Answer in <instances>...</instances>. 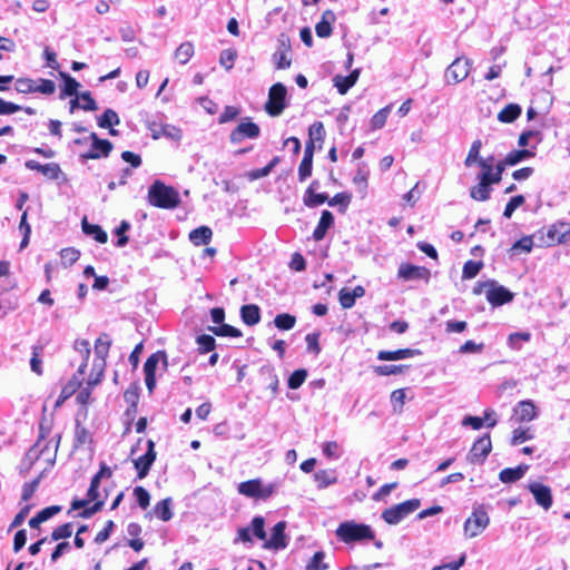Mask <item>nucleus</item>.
Returning a JSON list of instances; mask_svg holds the SVG:
<instances>
[{"label": "nucleus", "mask_w": 570, "mask_h": 570, "mask_svg": "<svg viewBox=\"0 0 570 570\" xmlns=\"http://www.w3.org/2000/svg\"><path fill=\"white\" fill-rule=\"evenodd\" d=\"M148 202L150 205L158 208L173 209L180 204V197L175 188L156 180L149 187Z\"/></svg>", "instance_id": "1"}, {"label": "nucleus", "mask_w": 570, "mask_h": 570, "mask_svg": "<svg viewBox=\"0 0 570 570\" xmlns=\"http://www.w3.org/2000/svg\"><path fill=\"white\" fill-rule=\"evenodd\" d=\"M336 535L345 543L373 540L374 531L367 524L346 521L338 525Z\"/></svg>", "instance_id": "2"}, {"label": "nucleus", "mask_w": 570, "mask_h": 570, "mask_svg": "<svg viewBox=\"0 0 570 570\" xmlns=\"http://www.w3.org/2000/svg\"><path fill=\"white\" fill-rule=\"evenodd\" d=\"M421 507L420 499H411L402 503L395 504L382 512V519L387 523L395 525L404 520L409 514L413 513Z\"/></svg>", "instance_id": "3"}, {"label": "nucleus", "mask_w": 570, "mask_h": 570, "mask_svg": "<svg viewBox=\"0 0 570 570\" xmlns=\"http://www.w3.org/2000/svg\"><path fill=\"white\" fill-rule=\"evenodd\" d=\"M286 96L287 89L283 83L273 85L269 88L268 100L265 105L267 114L273 117L279 116L287 106Z\"/></svg>", "instance_id": "4"}, {"label": "nucleus", "mask_w": 570, "mask_h": 570, "mask_svg": "<svg viewBox=\"0 0 570 570\" xmlns=\"http://www.w3.org/2000/svg\"><path fill=\"white\" fill-rule=\"evenodd\" d=\"M490 518L488 512L482 508H475L471 515L464 522V534L466 538H474L483 532L489 525Z\"/></svg>", "instance_id": "5"}, {"label": "nucleus", "mask_w": 570, "mask_h": 570, "mask_svg": "<svg viewBox=\"0 0 570 570\" xmlns=\"http://www.w3.org/2000/svg\"><path fill=\"white\" fill-rule=\"evenodd\" d=\"M472 61L466 57H458L445 70V80L448 83H459L466 79L471 71Z\"/></svg>", "instance_id": "6"}, {"label": "nucleus", "mask_w": 570, "mask_h": 570, "mask_svg": "<svg viewBox=\"0 0 570 570\" xmlns=\"http://www.w3.org/2000/svg\"><path fill=\"white\" fill-rule=\"evenodd\" d=\"M491 450V438L489 433H485L473 443L466 459L472 464H481L485 461Z\"/></svg>", "instance_id": "7"}, {"label": "nucleus", "mask_w": 570, "mask_h": 570, "mask_svg": "<svg viewBox=\"0 0 570 570\" xmlns=\"http://www.w3.org/2000/svg\"><path fill=\"white\" fill-rule=\"evenodd\" d=\"M89 139L91 148L87 153L81 154L80 158L82 160L107 157L111 153L114 145L109 140L100 139L96 132H91Z\"/></svg>", "instance_id": "8"}, {"label": "nucleus", "mask_w": 570, "mask_h": 570, "mask_svg": "<svg viewBox=\"0 0 570 570\" xmlns=\"http://www.w3.org/2000/svg\"><path fill=\"white\" fill-rule=\"evenodd\" d=\"M397 277L403 281L420 279L428 284L430 282L431 271L424 266L403 263L397 269Z\"/></svg>", "instance_id": "9"}, {"label": "nucleus", "mask_w": 570, "mask_h": 570, "mask_svg": "<svg viewBox=\"0 0 570 570\" xmlns=\"http://www.w3.org/2000/svg\"><path fill=\"white\" fill-rule=\"evenodd\" d=\"M261 135L259 126L255 122L247 120L240 122L229 136L232 144H240L244 139H256Z\"/></svg>", "instance_id": "10"}, {"label": "nucleus", "mask_w": 570, "mask_h": 570, "mask_svg": "<svg viewBox=\"0 0 570 570\" xmlns=\"http://www.w3.org/2000/svg\"><path fill=\"white\" fill-rule=\"evenodd\" d=\"M155 442L153 440L147 441V451L144 455L134 460V465L137 470L138 479H144L149 473L153 463L156 460Z\"/></svg>", "instance_id": "11"}, {"label": "nucleus", "mask_w": 570, "mask_h": 570, "mask_svg": "<svg viewBox=\"0 0 570 570\" xmlns=\"http://www.w3.org/2000/svg\"><path fill=\"white\" fill-rule=\"evenodd\" d=\"M43 440H45V432H43V428L41 425L38 441L36 442V444L33 446H31L28 450V452L26 453V455L22 460V464L27 469H30L33 465V463L37 460H39V458L45 454L46 450L48 449L49 442H45Z\"/></svg>", "instance_id": "12"}, {"label": "nucleus", "mask_w": 570, "mask_h": 570, "mask_svg": "<svg viewBox=\"0 0 570 570\" xmlns=\"http://www.w3.org/2000/svg\"><path fill=\"white\" fill-rule=\"evenodd\" d=\"M484 285H488L485 283ZM491 288L487 292V299L493 306H500L513 299V294L504 286H497L495 282H489Z\"/></svg>", "instance_id": "13"}, {"label": "nucleus", "mask_w": 570, "mask_h": 570, "mask_svg": "<svg viewBox=\"0 0 570 570\" xmlns=\"http://www.w3.org/2000/svg\"><path fill=\"white\" fill-rule=\"evenodd\" d=\"M286 522L279 521L277 522L272 532V537L269 540H265L264 548L272 550H282L287 547L286 535H285Z\"/></svg>", "instance_id": "14"}, {"label": "nucleus", "mask_w": 570, "mask_h": 570, "mask_svg": "<svg viewBox=\"0 0 570 570\" xmlns=\"http://www.w3.org/2000/svg\"><path fill=\"white\" fill-rule=\"evenodd\" d=\"M529 491L533 494L537 504L542 507L544 510H549L552 505L551 489L539 482L529 484Z\"/></svg>", "instance_id": "15"}, {"label": "nucleus", "mask_w": 570, "mask_h": 570, "mask_svg": "<svg viewBox=\"0 0 570 570\" xmlns=\"http://www.w3.org/2000/svg\"><path fill=\"white\" fill-rule=\"evenodd\" d=\"M513 412L519 422H530L538 416L537 407L531 400L520 401Z\"/></svg>", "instance_id": "16"}, {"label": "nucleus", "mask_w": 570, "mask_h": 570, "mask_svg": "<svg viewBox=\"0 0 570 570\" xmlns=\"http://www.w3.org/2000/svg\"><path fill=\"white\" fill-rule=\"evenodd\" d=\"M336 21V14L333 10H325L321 20L315 26V32L320 38H328L333 32L332 24Z\"/></svg>", "instance_id": "17"}, {"label": "nucleus", "mask_w": 570, "mask_h": 570, "mask_svg": "<svg viewBox=\"0 0 570 570\" xmlns=\"http://www.w3.org/2000/svg\"><path fill=\"white\" fill-rule=\"evenodd\" d=\"M547 236L550 240L549 245L564 244L570 240V225L566 223L553 225L548 229Z\"/></svg>", "instance_id": "18"}, {"label": "nucleus", "mask_w": 570, "mask_h": 570, "mask_svg": "<svg viewBox=\"0 0 570 570\" xmlns=\"http://www.w3.org/2000/svg\"><path fill=\"white\" fill-rule=\"evenodd\" d=\"M420 350L414 348H400L395 351H380L377 353V360L380 361H399L404 358L414 357L420 355Z\"/></svg>", "instance_id": "19"}, {"label": "nucleus", "mask_w": 570, "mask_h": 570, "mask_svg": "<svg viewBox=\"0 0 570 570\" xmlns=\"http://www.w3.org/2000/svg\"><path fill=\"white\" fill-rule=\"evenodd\" d=\"M360 70L355 69L347 76L336 75L333 78L334 86L341 95H345L357 81Z\"/></svg>", "instance_id": "20"}, {"label": "nucleus", "mask_w": 570, "mask_h": 570, "mask_svg": "<svg viewBox=\"0 0 570 570\" xmlns=\"http://www.w3.org/2000/svg\"><path fill=\"white\" fill-rule=\"evenodd\" d=\"M333 224H334L333 214L328 210H323L321 214L318 224L313 232V238L316 242L322 240L325 237L327 230L333 226Z\"/></svg>", "instance_id": "21"}, {"label": "nucleus", "mask_w": 570, "mask_h": 570, "mask_svg": "<svg viewBox=\"0 0 570 570\" xmlns=\"http://www.w3.org/2000/svg\"><path fill=\"white\" fill-rule=\"evenodd\" d=\"M529 466L520 464L517 468H507L499 473V479L503 483H512L523 478Z\"/></svg>", "instance_id": "22"}, {"label": "nucleus", "mask_w": 570, "mask_h": 570, "mask_svg": "<svg viewBox=\"0 0 570 570\" xmlns=\"http://www.w3.org/2000/svg\"><path fill=\"white\" fill-rule=\"evenodd\" d=\"M59 76L63 80L59 98L65 99L66 97L78 96L80 83L67 72L60 71Z\"/></svg>", "instance_id": "23"}, {"label": "nucleus", "mask_w": 570, "mask_h": 570, "mask_svg": "<svg viewBox=\"0 0 570 570\" xmlns=\"http://www.w3.org/2000/svg\"><path fill=\"white\" fill-rule=\"evenodd\" d=\"M163 361L164 366H167V355L163 351L151 354L144 364L145 376H156V368L159 362Z\"/></svg>", "instance_id": "24"}, {"label": "nucleus", "mask_w": 570, "mask_h": 570, "mask_svg": "<svg viewBox=\"0 0 570 570\" xmlns=\"http://www.w3.org/2000/svg\"><path fill=\"white\" fill-rule=\"evenodd\" d=\"M240 317L246 325H256L261 321V309L255 304L243 305L240 308Z\"/></svg>", "instance_id": "25"}, {"label": "nucleus", "mask_w": 570, "mask_h": 570, "mask_svg": "<svg viewBox=\"0 0 570 570\" xmlns=\"http://www.w3.org/2000/svg\"><path fill=\"white\" fill-rule=\"evenodd\" d=\"M261 479H253L238 484V493L252 499H259Z\"/></svg>", "instance_id": "26"}, {"label": "nucleus", "mask_w": 570, "mask_h": 570, "mask_svg": "<svg viewBox=\"0 0 570 570\" xmlns=\"http://www.w3.org/2000/svg\"><path fill=\"white\" fill-rule=\"evenodd\" d=\"M212 236L213 232L209 227L200 226L189 233V240L196 246L207 245L210 242Z\"/></svg>", "instance_id": "27"}, {"label": "nucleus", "mask_w": 570, "mask_h": 570, "mask_svg": "<svg viewBox=\"0 0 570 570\" xmlns=\"http://www.w3.org/2000/svg\"><path fill=\"white\" fill-rule=\"evenodd\" d=\"M314 480L318 489H325L337 482V473L335 470H318L314 473Z\"/></svg>", "instance_id": "28"}, {"label": "nucleus", "mask_w": 570, "mask_h": 570, "mask_svg": "<svg viewBox=\"0 0 570 570\" xmlns=\"http://www.w3.org/2000/svg\"><path fill=\"white\" fill-rule=\"evenodd\" d=\"M154 514L161 521H169L174 513H173V499L171 498H166L161 501H159L155 507H154Z\"/></svg>", "instance_id": "29"}, {"label": "nucleus", "mask_w": 570, "mask_h": 570, "mask_svg": "<svg viewBox=\"0 0 570 570\" xmlns=\"http://www.w3.org/2000/svg\"><path fill=\"white\" fill-rule=\"evenodd\" d=\"M82 230L100 244H105L108 240L107 233L99 225L89 224L86 218L82 220Z\"/></svg>", "instance_id": "30"}, {"label": "nucleus", "mask_w": 570, "mask_h": 570, "mask_svg": "<svg viewBox=\"0 0 570 570\" xmlns=\"http://www.w3.org/2000/svg\"><path fill=\"white\" fill-rule=\"evenodd\" d=\"M521 111L522 109L518 104H509L499 112L498 119L501 122L510 124L519 118Z\"/></svg>", "instance_id": "31"}, {"label": "nucleus", "mask_w": 570, "mask_h": 570, "mask_svg": "<svg viewBox=\"0 0 570 570\" xmlns=\"http://www.w3.org/2000/svg\"><path fill=\"white\" fill-rule=\"evenodd\" d=\"M110 345L111 340L106 333L101 334L95 343V354L97 358L101 360L102 363H105Z\"/></svg>", "instance_id": "32"}, {"label": "nucleus", "mask_w": 570, "mask_h": 570, "mask_svg": "<svg viewBox=\"0 0 570 570\" xmlns=\"http://www.w3.org/2000/svg\"><path fill=\"white\" fill-rule=\"evenodd\" d=\"M410 368V365H377L374 366V373L380 376L397 375L403 374Z\"/></svg>", "instance_id": "33"}, {"label": "nucleus", "mask_w": 570, "mask_h": 570, "mask_svg": "<svg viewBox=\"0 0 570 570\" xmlns=\"http://www.w3.org/2000/svg\"><path fill=\"white\" fill-rule=\"evenodd\" d=\"M491 191H492V187L491 186H489L487 184H482V183L479 181L475 186H473L470 189V196L474 200L485 202V200H488L490 198Z\"/></svg>", "instance_id": "34"}, {"label": "nucleus", "mask_w": 570, "mask_h": 570, "mask_svg": "<svg viewBox=\"0 0 570 570\" xmlns=\"http://www.w3.org/2000/svg\"><path fill=\"white\" fill-rule=\"evenodd\" d=\"M208 331H210L213 334H215L217 336H229V337H240L242 336V332L238 328H236L229 324H225V323H222L218 326H209Z\"/></svg>", "instance_id": "35"}, {"label": "nucleus", "mask_w": 570, "mask_h": 570, "mask_svg": "<svg viewBox=\"0 0 570 570\" xmlns=\"http://www.w3.org/2000/svg\"><path fill=\"white\" fill-rule=\"evenodd\" d=\"M533 156H534V153H532L531 150L519 149V150L510 151L505 156L504 160H505V164H508V166H514V165L523 161L524 159L531 158Z\"/></svg>", "instance_id": "36"}, {"label": "nucleus", "mask_w": 570, "mask_h": 570, "mask_svg": "<svg viewBox=\"0 0 570 570\" xmlns=\"http://www.w3.org/2000/svg\"><path fill=\"white\" fill-rule=\"evenodd\" d=\"M120 122L118 114L112 109H106L104 114L98 118V126L100 128H110L114 125Z\"/></svg>", "instance_id": "37"}, {"label": "nucleus", "mask_w": 570, "mask_h": 570, "mask_svg": "<svg viewBox=\"0 0 570 570\" xmlns=\"http://www.w3.org/2000/svg\"><path fill=\"white\" fill-rule=\"evenodd\" d=\"M274 324L278 330L289 331L295 326L296 317L288 313L278 314L274 318Z\"/></svg>", "instance_id": "38"}, {"label": "nucleus", "mask_w": 570, "mask_h": 570, "mask_svg": "<svg viewBox=\"0 0 570 570\" xmlns=\"http://www.w3.org/2000/svg\"><path fill=\"white\" fill-rule=\"evenodd\" d=\"M194 55V46L191 42L181 43L175 51V58L181 63L185 65L189 61V59Z\"/></svg>", "instance_id": "39"}, {"label": "nucleus", "mask_w": 570, "mask_h": 570, "mask_svg": "<svg viewBox=\"0 0 570 570\" xmlns=\"http://www.w3.org/2000/svg\"><path fill=\"white\" fill-rule=\"evenodd\" d=\"M42 352H43L42 345L32 346V356L30 360V367H31V371L38 375L42 374V361H41Z\"/></svg>", "instance_id": "40"}, {"label": "nucleus", "mask_w": 570, "mask_h": 570, "mask_svg": "<svg viewBox=\"0 0 570 570\" xmlns=\"http://www.w3.org/2000/svg\"><path fill=\"white\" fill-rule=\"evenodd\" d=\"M18 307V298L16 296H1L0 297V320L6 317V315L14 311Z\"/></svg>", "instance_id": "41"}, {"label": "nucleus", "mask_w": 570, "mask_h": 570, "mask_svg": "<svg viewBox=\"0 0 570 570\" xmlns=\"http://www.w3.org/2000/svg\"><path fill=\"white\" fill-rule=\"evenodd\" d=\"M482 147V141L476 139L472 142L471 148L468 153V156L464 160V165L466 167H471L473 164L478 163L482 157L480 156V150Z\"/></svg>", "instance_id": "42"}, {"label": "nucleus", "mask_w": 570, "mask_h": 570, "mask_svg": "<svg viewBox=\"0 0 570 570\" xmlns=\"http://www.w3.org/2000/svg\"><path fill=\"white\" fill-rule=\"evenodd\" d=\"M40 173L51 180H57L63 175L59 164L57 163L41 165Z\"/></svg>", "instance_id": "43"}, {"label": "nucleus", "mask_w": 570, "mask_h": 570, "mask_svg": "<svg viewBox=\"0 0 570 570\" xmlns=\"http://www.w3.org/2000/svg\"><path fill=\"white\" fill-rule=\"evenodd\" d=\"M327 200V194L321 193L316 194L315 191L305 193L303 197L304 205L313 208L324 204Z\"/></svg>", "instance_id": "44"}, {"label": "nucleus", "mask_w": 570, "mask_h": 570, "mask_svg": "<svg viewBox=\"0 0 570 570\" xmlns=\"http://www.w3.org/2000/svg\"><path fill=\"white\" fill-rule=\"evenodd\" d=\"M313 169V156L304 155L298 167V179L305 181L311 175Z\"/></svg>", "instance_id": "45"}, {"label": "nucleus", "mask_w": 570, "mask_h": 570, "mask_svg": "<svg viewBox=\"0 0 570 570\" xmlns=\"http://www.w3.org/2000/svg\"><path fill=\"white\" fill-rule=\"evenodd\" d=\"M325 553L317 551L307 562L305 570H326L328 564L324 562Z\"/></svg>", "instance_id": "46"}, {"label": "nucleus", "mask_w": 570, "mask_h": 570, "mask_svg": "<svg viewBox=\"0 0 570 570\" xmlns=\"http://www.w3.org/2000/svg\"><path fill=\"white\" fill-rule=\"evenodd\" d=\"M308 138L315 142H323L325 139V128L322 121L313 122L308 128Z\"/></svg>", "instance_id": "47"}, {"label": "nucleus", "mask_w": 570, "mask_h": 570, "mask_svg": "<svg viewBox=\"0 0 570 570\" xmlns=\"http://www.w3.org/2000/svg\"><path fill=\"white\" fill-rule=\"evenodd\" d=\"M483 267L482 262H475V261H468L462 271V278L463 279H471L474 278L481 268Z\"/></svg>", "instance_id": "48"}, {"label": "nucleus", "mask_w": 570, "mask_h": 570, "mask_svg": "<svg viewBox=\"0 0 570 570\" xmlns=\"http://www.w3.org/2000/svg\"><path fill=\"white\" fill-rule=\"evenodd\" d=\"M352 196L348 193H337L333 198L328 200L330 206L338 205V210L345 213L346 208L351 203Z\"/></svg>", "instance_id": "49"}, {"label": "nucleus", "mask_w": 570, "mask_h": 570, "mask_svg": "<svg viewBox=\"0 0 570 570\" xmlns=\"http://www.w3.org/2000/svg\"><path fill=\"white\" fill-rule=\"evenodd\" d=\"M196 342L198 344V350L200 353H208L213 351L216 346L215 338L208 334H202L197 336Z\"/></svg>", "instance_id": "50"}, {"label": "nucleus", "mask_w": 570, "mask_h": 570, "mask_svg": "<svg viewBox=\"0 0 570 570\" xmlns=\"http://www.w3.org/2000/svg\"><path fill=\"white\" fill-rule=\"evenodd\" d=\"M307 377V371L304 368H299L294 371L288 377L287 384L292 390H296L301 387V385L305 382Z\"/></svg>", "instance_id": "51"}, {"label": "nucleus", "mask_w": 570, "mask_h": 570, "mask_svg": "<svg viewBox=\"0 0 570 570\" xmlns=\"http://www.w3.org/2000/svg\"><path fill=\"white\" fill-rule=\"evenodd\" d=\"M265 520L261 515H256L253 518L250 523V529L253 534L259 539V540H266V532H265Z\"/></svg>", "instance_id": "52"}, {"label": "nucleus", "mask_w": 570, "mask_h": 570, "mask_svg": "<svg viewBox=\"0 0 570 570\" xmlns=\"http://www.w3.org/2000/svg\"><path fill=\"white\" fill-rule=\"evenodd\" d=\"M533 248V239L532 236H523L519 240H517L512 247L510 248V252L512 254H515L517 252L521 250L524 253H530Z\"/></svg>", "instance_id": "53"}, {"label": "nucleus", "mask_w": 570, "mask_h": 570, "mask_svg": "<svg viewBox=\"0 0 570 570\" xmlns=\"http://www.w3.org/2000/svg\"><path fill=\"white\" fill-rule=\"evenodd\" d=\"M72 531H73L72 523L68 522V523L61 524V525L57 527L56 529H53V531L51 533V540L58 541L61 539H67V538L71 537Z\"/></svg>", "instance_id": "54"}, {"label": "nucleus", "mask_w": 570, "mask_h": 570, "mask_svg": "<svg viewBox=\"0 0 570 570\" xmlns=\"http://www.w3.org/2000/svg\"><path fill=\"white\" fill-rule=\"evenodd\" d=\"M80 385V382L75 379L70 381L68 384H66L60 393L59 399L56 402V406H59L62 402H65L68 397H70L77 390V387Z\"/></svg>", "instance_id": "55"}, {"label": "nucleus", "mask_w": 570, "mask_h": 570, "mask_svg": "<svg viewBox=\"0 0 570 570\" xmlns=\"http://www.w3.org/2000/svg\"><path fill=\"white\" fill-rule=\"evenodd\" d=\"M237 52L233 49H225L220 52L219 63L226 69L230 70L234 67Z\"/></svg>", "instance_id": "56"}, {"label": "nucleus", "mask_w": 570, "mask_h": 570, "mask_svg": "<svg viewBox=\"0 0 570 570\" xmlns=\"http://www.w3.org/2000/svg\"><path fill=\"white\" fill-rule=\"evenodd\" d=\"M389 114H390V107H384L381 110H379L371 118V127L373 129L382 128L385 125V122H386Z\"/></svg>", "instance_id": "57"}, {"label": "nucleus", "mask_w": 570, "mask_h": 570, "mask_svg": "<svg viewBox=\"0 0 570 570\" xmlns=\"http://www.w3.org/2000/svg\"><path fill=\"white\" fill-rule=\"evenodd\" d=\"M524 202H525V199L522 195H517V196H513L512 198H510V200L508 202V204L504 208L503 216L505 218H511V216L513 215L515 209L518 207H520Z\"/></svg>", "instance_id": "58"}, {"label": "nucleus", "mask_w": 570, "mask_h": 570, "mask_svg": "<svg viewBox=\"0 0 570 570\" xmlns=\"http://www.w3.org/2000/svg\"><path fill=\"white\" fill-rule=\"evenodd\" d=\"M79 256V250L75 248H63L60 252L61 262L65 266H71L73 263L78 261Z\"/></svg>", "instance_id": "59"}, {"label": "nucleus", "mask_w": 570, "mask_h": 570, "mask_svg": "<svg viewBox=\"0 0 570 570\" xmlns=\"http://www.w3.org/2000/svg\"><path fill=\"white\" fill-rule=\"evenodd\" d=\"M36 81L29 78H19L16 80V90L21 94L35 92Z\"/></svg>", "instance_id": "60"}, {"label": "nucleus", "mask_w": 570, "mask_h": 570, "mask_svg": "<svg viewBox=\"0 0 570 570\" xmlns=\"http://www.w3.org/2000/svg\"><path fill=\"white\" fill-rule=\"evenodd\" d=\"M320 333H309L305 336L307 352L318 355L321 353Z\"/></svg>", "instance_id": "61"}, {"label": "nucleus", "mask_w": 570, "mask_h": 570, "mask_svg": "<svg viewBox=\"0 0 570 570\" xmlns=\"http://www.w3.org/2000/svg\"><path fill=\"white\" fill-rule=\"evenodd\" d=\"M31 509H32L31 504H26L24 507H22L20 509V511L13 518L11 524L9 525L8 531H11V530L20 527L24 522V520L28 517Z\"/></svg>", "instance_id": "62"}, {"label": "nucleus", "mask_w": 570, "mask_h": 570, "mask_svg": "<svg viewBox=\"0 0 570 570\" xmlns=\"http://www.w3.org/2000/svg\"><path fill=\"white\" fill-rule=\"evenodd\" d=\"M134 495L136 497L137 503L141 509H146L149 505L150 495L145 488L136 487L134 489Z\"/></svg>", "instance_id": "63"}, {"label": "nucleus", "mask_w": 570, "mask_h": 570, "mask_svg": "<svg viewBox=\"0 0 570 570\" xmlns=\"http://www.w3.org/2000/svg\"><path fill=\"white\" fill-rule=\"evenodd\" d=\"M40 483V479L37 478L32 480L31 482H27L22 487V493H21V500L22 501H29L35 492L37 491Z\"/></svg>", "instance_id": "64"}]
</instances>
